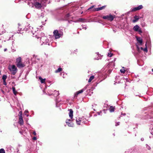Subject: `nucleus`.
<instances>
[{
    "label": "nucleus",
    "instance_id": "f03ea898",
    "mask_svg": "<svg viewBox=\"0 0 153 153\" xmlns=\"http://www.w3.org/2000/svg\"><path fill=\"white\" fill-rule=\"evenodd\" d=\"M37 38H39V37H38L37 36H36ZM40 43H42V45L43 44L47 45L48 43L49 40L47 39L46 36L40 37Z\"/></svg>",
    "mask_w": 153,
    "mask_h": 153
},
{
    "label": "nucleus",
    "instance_id": "393cba45",
    "mask_svg": "<svg viewBox=\"0 0 153 153\" xmlns=\"http://www.w3.org/2000/svg\"><path fill=\"white\" fill-rule=\"evenodd\" d=\"M62 69L61 68H59L57 69V70L55 71V73H58L59 72L61 71H62Z\"/></svg>",
    "mask_w": 153,
    "mask_h": 153
},
{
    "label": "nucleus",
    "instance_id": "6e6552de",
    "mask_svg": "<svg viewBox=\"0 0 153 153\" xmlns=\"http://www.w3.org/2000/svg\"><path fill=\"white\" fill-rule=\"evenodd\" d=\"M143 8V6L142 5H139L138 6L136 7H135L131 9V11H135L137 10H140L142 9Z\"/></svg>",
    "mask_w": 153,
    "mask_h": 153
},
{
    "label": "nucleus",
    "instance_id": "c85d7f7f",
    "mask_svg": "<svg viewBox=\"0 0 153 153\" xmlns=\"http://www.w3.org/2000/svg\"><path fill=\"white\" fill-rule=\"evenodd\" d=\"M0 153H5V151L3 149H0Z\"/></svg>",
    "mask_w": 153,
    "mask_h": 153
},
{
    "label": "nucleus",
    "instance_id": "6ab92c4d",
    "mask_svg": "<svg viewBox=\"0 0 153 153\" xmlns=\"http://www.w3.org/2000/svg\"><path fill=\"white\" fill-rule=\"evenodd\" d=\"M105 7V6H103L102 7H98L97 8H96L95 9V10H94V11H98L101 10H102L103 9H104Z\"/></svg>",
    "mask_w": 153,
    "mask_h": 153
},
{
    "label": "nucleus",
    "instance_id": "a18cd8bd",
    "mask_svg": "<svg viewBox=\"0 0 153 153\" xmlns=\"http://www.w3.org/2000/svg\"><path fill=\"white\" fill-rule=\"evenodd\" d=\"M33 134L34 135H36V133L35 131H34L33 132Z\"/></svg>",
    "mask_w": 153,
    "mask_h": 153
},
{
    "label": "nucleus",
    "instance_id": "5701e85b",
    "mask_svg": "<svg viewBox=\"0 0 153 153\" xmlns=\"http://www.w3.org/2000/svg\"><path fill=\"white\" fill-rule=\"evenodd\" d=\"M81 123H85V122L86 121V119L84 118V117H82L81 118Z\"/></svg>",
    "mask_w": 153,
    "mask_h": 153
},
{
    "label": "nucleus",
    "instance_id": "cd10ccee",
    "mask_svg": "<svg viewBox=\"0 0 153 153\" xmlns=\"http://www.w3.org/2000/svg\"><path fill=\"white\" fill-rule=\"evenodd\" d=\"M98 22L102 24L103 25H104V22H103L101 19L99 20Z\"/></svg>",
    "mask_w": 153,
    "mask_h": 153
},
{
    "label": "nucleus",
    "instance_id": "13d9d810",
    "mask_svg": "<svg viewBox=\"0 0 153 153\" xmlns=\"http://www.w3.org/2000/svg\"><path fill=\"white\" fill-rule=\"evenodd\" d=\"M29 3H28V4L29 5Z\"/></svg>",
    "mask_w": 153,
    "mask_h": 153
},
{
    "label": "nucleus",
    "instance_id": "473e14b6",
    "mask_svg": "<svg viewBox=\"0 0 153 153\" xmlns=\"http://www.w3.org/2000/svg\"><path fill=\"white\" fill-rule=\"evenodd\" d=\"M143 51L146 52H147L148 50H147V46H146V47L144 49H143Z\"/></svg>",
    "mask_w": 153,
    "mask_h": 153
},
{
    "label": "nucleus",
    "instance_id": "6e6d98bb",
    "mask_svg": "<svg viewBox=\"0 0 153 153\" xmlns=\"http://www.w3.org/2000/svg\"><path fill=\"white\" fill-rule=\"evenodd\" d=\"M152 72H153V68L152 69Z\"/></svg>",
    "mask_w": 153,
    "mask_h": 153
},
{
    "label": "nucleus",
    "instance_id": "a878e982",
    "mask_svg": "<svg viewBox=\"0 0 153 153\" xmlns=\"http://www.w3.org/2000/svg\"><path fill=\"white\" fill-rule=\"evenodd\" d=\"M123 69H120V71L121 73H125L126 70L124 69L125 68L124 67H123Z\"/></svg>",
    "mask_w": 153,
    "mask_h": 153
},
{
    "label": "nucleus",
    "instance_id": "2eb2a0df",
    "mask_svg": "<svg viewBox=\"0 0 153 153\" xmlns=\"http://www.w3.org/2000/svg\"><path fill=\"white\" fill-rule=\"evenodd\" d=\"M84 91V89H82L78 91H77L75 94V96L77 97V95L79 94L82 93Z\"/></svg>",
    "mask_w": 153,
    "mask_h": 153
},
{
    "label": "nucleus",
    "instance_id": "4c0bfd02",
    "mask_svg": "<svg viewBox=\"0 0 153 153\" xmlns=\"http://www.w3.org/2000/svg\"><path fill=\"white\" fill-rule=\"evenodd\" d=\"M120 123L119 122L116 123L115 124V126H117L120 125Z\"/></svg>",
    "mask_w": 153,
    "mask_h": 153
},
{
    "label": "nucleus",
    "instance_id": "aec40b11",
    "mask_svg": "<svg viewBox=\"0 0 153 153\" xmlns=\"http://www.w3.org/2000/svg\"><path fill=\"white\" fill-rule=\"evenodd\" d=\"M39 79L40 80L41 83H45L46 80L45 79H43L41 76H40L39 77Z\"/></svg>",
    "mask_w": 153,
    "mask_h": 153
},
{
    "label": "nucleus",
    "instance_id": "09e8293b",
    "mask_svg": "<svg viewBox=\"0 0 153 153\" xmlns=\"http://www.w3.org/2000/svg\"><path fill=\"white\" fill-rule=\"evenodd\" d=\"M70 16V14H68L67 15V17H69Z\"/></svg>",
    "mask_w": 153,
    "mask_h": 153
},
{
    "label": "nucleus",
    "instance_id": "052dcab7",
    "mask_svg": "<svg viewBox=\"0 0 153 153\" xmlns=\"http://www.w3.org/2000/svg\"><path fill=\"white\" fill-rule=\"evenodd\" d=\"M19 33H21V32H18Z\"/></svg>",
    "mask_w": 153,
    "mask_h": 153
},
{
    "label": "nucleus",
    "instance_id": "c03bdc74",
    "mask_svg": "<svg viewBox=\"0 0 153 153\" xmlns=\"http://www.w3.org/2000/svg\"><path fill=\"white\" fill-rule=\"evenodd\" d=\"M33 140H36V137H34L33 138Z\"/></svg>",
    "mask_w": 153,
    "mask_h": 153
},
{
    "label": "nucleus",
    "instance_id": "58836bf2",
    "mask_svg": "<svg viewBox=\"0 0 153 153\" xmlns=\"http://www.w3.org/2000/svg\"><path fill=\"white\" fill-rule=\"evenodd\" d=\"M82 28L86 30L87 29V27L83 25L82 26Z\"/></svg>",
    "mask_w": 153,
    "mask_h": 153
},
{
    "label": "nucleus",
    "instance_id": "5fc2aeb1",
    "mask_svg": "<svg viewBox=\"0 0 153 153\" xmlns=\"http://www.w3.org/2000/svg\"><path fill=\"white\" fill-rule=\"evenodd\" d=\"M102 112L104 113H105V110H103V111H102Z\"/></svg>",
    "mask_w": 153,
    "mask_h": 153
},
{
    "label": "nucleus",
    "instance_id": "4d7b16f0",
    "mask_svg": "<svg viewBox=\"0 0 153 153\" xmlns=\"http://www.w3.org/2000/svg\"><path fill=\"white\" fill-rule=\"evenodd\" d=\"M145 46H146H146H146V44H145Z\"/></svg>",
    "mask_w": 153,
    "mask_h": 153
},
{
    "label": "nucleus",
    "instance_id": "4be33fe9",
    "mask_svg": "<svg viewBox=\"0 0 153 153\" xmlns=\"http://www.w3.org/2000/svg\"><path fill=\"white\" fill-rule=\"evenodd\" d=\"M96 54H97V55L98 56V57L96 58H95V59H97V60H99V59H101V57H102V56H101L100 55L98 52Z\"/></svg>",
    "mask_w": 153,
    "mask_h": 153
},
{
    "label": "nucleus",
    "instance_id": "e433bc0d",
    "mask_svg": "<svg viewBox=\"0 0 153 153\" xmlns=\"http://www.w3.org/2000/svg\"><path fill=\"white\" fill-rule=\"evenodd\" d=\"M19 114H20V116H19V117H20L21 116V117H22V112L20 111L19 112Z\"/></svg>",
    "mask_w": 153,
    "mask_h": 153
},
{
    "label": "nucleus",
    "instance_id": "bf43d9fd",
    "mask_svg": "<svg viewBox=\"0 0 153 153\" xmlns=\"http://www.w3.org/2000/svg\"><path fill=\"white\" fill-rule=\"evenodd\" d=\"M20 132L21 134V131H20Z\"/></svg>",
    "mask_w": 153,
    "mask_h": 153
},
{
    "label": "nucleus",
    "instance_id": "a211bd4d",
    "mask_svg": "<svg viewBox=\"0 0 153 153\" xmlns=\"http://www.w3.org/2000/svg\"><path fill=\"white\" fill-rule=\"evenodd\" d=\"M137 39L140 45H141L143 42V40L142 38L140 37H138L137 38Z\"/></svg>",
    "mask_w": 153,
    "mask_h": 153
},
{
    "label": "nucleus",
    "instance_id": "f8f14e48",
    "mask_svg": "<svg viewBox=\"0 0 153 153\" xmlns=\"http://www.w3.org/2000/svg\"><path fill=\"white\" fill-rule=\"evenodd\" d=\"M140 17L139 16L137 15H135L134 17V19L133 20L132 22L133 23H135L137 22L139 19H140Z\"/></svg>",
    "mask_w": 153,
    "mask_h": 153
},
{
    "label": "nucleus",
    "instance_id": "de8ad7c7",
    "mask_svg": "<svg viewBox=\"0 0 153 153\" xmlns=\"http://www.w3.org/2000/svg\"><path fill=\"white\" fill-rule=\"evenodd\" d=\"M144 140V138H141V140L142 141H143Z\"/></svg>",
    "mask_w": 153,
    "mask_h": 153
},
{
    "label": "nucleus",
    "instance_id": "1a4fd4ad",
    "mask_svg": "<svg viewBox=\"0 0 153 153\" xmlns=\"http://www.w3.org/2000/svg\"><path fill=\"white\" fill-rule=\"evenodd\" d=\"M73 120V119L72 120L71 119L67 120L66 121V123L69 126L73 127L74 125L73 123L71 122Z\"/></svg>",
    "mask_w": 153,
    "mask_h": 153
},
{
    "label": "nucleus",
    "instance_id": "bb28decb",
    "mask_svg": "<svg viewBox=\"0 0 153 153\" xmlns=\"http://www.w3.org/2000/svg\"><path fill=\"white\" fill-rule=\"evenodd\" d=\"M7 78V76L5 75H4L2 76V79L3 81H5Z\"/></svg>",
    "mask_w": 153,
    "mask_h": 153
},
{
    "label": "nucleus",
    "instance_id": "2f4dec72",
    "mask_svg": "<svg viewBox=\"0 0 153 153\" xmlns=\"http://www.w3.org/2000/svg\"><path fill=\"white\" fill-rule=\"evenodd\" d=\"M28 112V110H26L25 111V115H26L28 117V114H26V113H27Z\"/></svg>",
    "mask_w": 153,
    "mask_h": 153
},
{
    "label": "nucleus",
    "instance_id": "79ce46f5",
    "mask_svg": "<svg viewBox=\"0 0 153 153\" xmlns=\"http://www.w3.org/2000/svg\"><path fill=\"white\" fill-rule=\"evenodd\" d=\"M3 84L5 85H6V81H3Z\"/></svg>",
    "mask_w": 153,
    "mask_h": 153
},
{
    "label": "nucleus",
    "instance_id": "39448f33",
    "mask_svg": "<svg viewBox=\"0 0 153 153\" xmlns=\"http://www.w3.org/2000/svg\"><path fill=\"white\" fill-rule=\"evenodd\" d=\"M53 36H55L56 39H59L60 38L62 35V33H59V31L56 30H55L53 32Z\"/></svg>",
    "mask_w": 153,
    "mask_h": 153
},
{
    "label": "nucleus",
    "instance_id": "603ef678",
    "mask_svg": "<svg viewBox=\"0 0 153 153\" xmlns=\"http://www.w3.org/2000/svg\"><path fill=\"white\" fill-rule=\"evenodd\" d=\"M140 48L141 50H143V48L142 47H141Z\"/></svg>",
    "mask_w": 153,
    "mask_h": 153
},
{
    "label": "nucleus",
    "instance_id": "412c9836",
    "mask_svg": "<svg viewBox=\"0 0 153 153\" xmlns=\"http://www.w3.org/2000/svg\"><path fill=\"white\" fill-rule=\"evenodd\" d=\"M12 89L14 94L15 95H16L17 94V92L16 91L15 87H12Z\"/></svg>",
    "mask_w": 153,
    "mask_h": 153
},
{
    "label": "nucleus",
    "instance_id": "864d4df0",
    "mask_svg": "<svg viewBox=\"0 0 153 153\" xmlns=\"http://www.w3.org/2000/svg\"><path fill=\"white\" fill-rule=\"evenodd\" d=\"M48 0H43V1H45V3L46 4V1H47Z\"/></svg>",
    "mask_w": 153,
    "mask_h": 153
},
{
    "label": "nucleus",
    "instance_id": "f257e3e1",
    "mask_svg": "<svg viewBox=\"0 0 153 153\" xmlns=\"http://www.w3.org/2000/svg\"><path fill=\"white\" fill-rule=\"evenodd\" d=\"M34 4H32V7H33L34 6L36 8L40 9L42 7L46 6V4L44 1L43 0H34Z\"/></svg>",
    "mask_w": 153,
    "mask_h": 153
},
{
    "label": "nucleus",
    "instance_id": "37998d69",
    "mask_svg": "<svg viewBox=\"0 0 153 153\" xmlns=\"http://www.w3.org/2000/svg\"><path fill=\"white\" fill-rule=\"evenodd\" d=\"M102 112V111H100V112H98L97 113L99 115H101V113Z\"/></svg>",
    "mask_w": 153,
    "mask_h": 153
},
{
    "label": "nucleus",
    "instance_id": "7ed1b4c3",
    "mask_svg": "<svg viewBox=\"0 0 153 153\" xmlns=\"http://www.w3.org/2000/svg\"><path fill=\"white\" fill-rule=\"evenodd\" d=\"M9 69L13 75H15L17 72V68L14 65H9Z\"/></svg>",
    "mask_w": 153,
    "mask_h": 153
},
{
    "label": "nucleus",
    "instance_id": "20e7f679",
    "mask_svg": "<svg viewBox=\"0 0 153 153\" xmlns=\"http://www.w3.org/2000/svg\"><path fill=\"white\" fill-rule=\"evenodd\" d=\"M16 65L18 68H22L25 66L21 62V58L19 57L16 59Z\"/></svg>",
    "mask_w": 153,
    "mask_h": 153
},
{
    "label": "nucleus",
    "instance_id": "c756f323",
    "mask_svg": "<svg viewBox=\"0 0 153 153\" xmlns=\"http://www.w3.org/2000/svg\"><path fill=\"white\" fill-rule=\"evenodd\" d=\"M24 29L25 30H28L29 29H30V27H28V26H27V27H26L25 28H24Z\"/></svg>",
    "mask_w": 153,
    "mask_h": 153
},
{
    "label": "nucleus",
    "instance_id": "4468645a",
    "mask_svg": "<svg viewBox=\"0 0 153 153\" xmlns=\"http://www.w3.org/2000/svg\"><path fill=\"white\" fill-rule=\"evenodd\" d=\"M113 55V54L111 53V51L109 50L108 52L107 53V56L108 57H111Z\"/></svg>",
    "mask_w": 153,
    "mask_h": 153
},
{
    "label": "nucleus",
    "instance_id": "423d86ee",
    "mask_svg": "<svg viewBox=\"0 0 153 153\" xmlns=\"http://www.w3.org/2000/svg\"><path fill=\"white\" fill-rule=\"evenodd\" d=\"M115 17V15H112L111 14H110L106 16V20L111 22L113 20Z\"/></svg>",
    "mask_w": 153,
    "mask_h": 153
},
{
    "label": "nucleus",
    "instance_id": "0eeeda50",
    "mask_svg": "<svg viewBox=\"0 0 153 153\" xmlns=\"http://www.w3.org/2000/svg\"><path fill=\"white\" fill-rule=\"evenodd\" d=\"M133 30L135 31L139 32L140 33H142V32L140 27L137 25H136L133 27Z\"/></svg>",
    "mask_w": 153,
    "mask_h": 153
},
{
    "label": "nucleus",
    "instance_id": "f3484780",
    "mask_svg": "<svg viewBox=\"0 0 153 153\" xmlns=\"http://www.w3.org/2000/svg\"><path fill=\"white\" fill-rule=\"evenodd\" d=\"M85 22V20L84 19L80 18L79 19L77 20L75 22Z\"/></svg>",
    "mask_w": 153,
    "mask_h": 153
},
{
    "label": "nucleus",
    "instance_id": "9d476101",
    "mask_svg": "<svg viewBox=\"0 0 153 153\" xmlns=\"http://www.w3.org/2000/svg\"><path fill=\"white\" fill-rule=\"evenodd\" d=\"M115 107V106H110V108L108 109V110L111 113H112L114 111Z\"/></svg>",
    "mask_w": 153,
    "mask_h": 153
},
{
    "label": "nucleus",
    "instance_id": "b1692460",
    "mask_svg": "<svg viewBox=\"0 0 153 153\" xmlns=\"http://www.w3.org/2000/svg\"><path fill=\"white\" fill-rule=\"evenodd\" d=\"M94 76H91L88 81V82H91V81L94 78Z\"/></svg>",
    "mask_w": 153,
    "mask_h": 153
},
{
    "label": "nucleus",
    "instance_id": "8fccbe9b",
    "mask_svg": "<svg viewBox=\"0 0 153 153\" xmlns=\"http://www.w3.org/2000/svg\"><path fill=\"white\" fill-rule=\"evenodd\" d=\"M7 50V48H5L4 49V51H6Z\"/></svg>",
    "mask_w": 153,
    "mask_h": 153
},
{
    "label": "nucleus",
    "instance_id": "f704fd0d",
    "mask_svg": "<svg viewBox=\"0 0 153 153\" xmlns=\"http://www.w3.org/2000/svg\"><path fill=\"white\" fill-rule=\"evenodd\" d=\"M136 46H137V50L138 51H139L140 50V48L139 46L138 45H137Z\"/></svg>",
    "mask_w": 153,
    "mask_h": 153
},
{
    "label": "nucleus",
    "instance_id": "9b49d317",
    "mask_svg": "<svg viewBox=\"0 0 153 153\" xmlns=\"http://www.w3.org/2000/svg\"><path fill=\"white\" fill-rule=\"evenodd\" d=\"M19 123L20 125H23L24 123L22 117H19Z\"/></svg>",
    "mask_w": 153,
    "mask_h": 153
},
{
    "label": "nucleus",
    "instance_id": "3c124183",
    "mask_svg": "<svg viewBox=\"0 0 153 153\" xmlns=\"http://www.w3.org/2000/svg\"><path fill=\"white\" fill-rule=\"evenodd\" d=\"M102 18L104 19H105V16H103V17H102Z\"/></svg>",
    "mask_w": 153,
    "mask_h": 153
},
{
    "label": "nucleus",
    "instance_id": "7c9ffc66",
    "mask_svg": "<svg viewBox=\"0 0 153 153\" xmlns=\"http://www.w3.org/2000/svg\"><path fill=\"white\" fill-rule=\"evenodd\" d=\"M146 149H147L148 150H150L151 149L150 147L147 144H146Z\"/></svg>",
    "mask_w": 153,
    "mask_h": 153
},
{
    "label": "nucleus",
    "instance_id": "49530a36",
    "mask_svg": "<svg viewBox=\"0 0 153 153\" xmlns=\"http://www.w3.org/2000/svg\"><path fill=\"white\" fill-rule=\"evenodd\" d=\"M126 114L125 113H124V114L122 113L121 114V116H125L126 115Z\"/></svg>",
    "mask_w": 153,
    "mask_h": 153
},
{
    "label": "nucleus",
    "instance_id": "ea45409f",
    "mask_svg": "<svg viewBox=\"0 0 153 153\" xmlns=\"http://www.w3.org/2000/svg\"><path fill=\"white\" fill-rule=\"evenodd\" d=\"M111 71L112 70H109L108 71V73L109 74H110L111 72Z\"/></svg>",
    "mask_w": 153,
    "mask_h": 153
},
{
    "label": "nucleus",
    "instance_id": "a19ab883",
    "mask_svg": "<svg viewBox=\"0 0 153 153\" xmlns=\"http://www.w3.org/2000/svg\"><path fill=\"white\" fill-rule=\"evenodd\" d=\"M94 7V6H91L90 7H89V8H88V10H89L91 9H92V8H93Z\"/></svg>",
    "mask_w": 153,
    "mask_h": 153
},
{
    "label": "nucleus",
    "instance_id": "dca6fc26",
    "mask_svg": "<svg viewBox=\"0 0 153 153\" xmlns=\"http://www.w3.org/2000/svg\"><path fill=\"white\" fill-rule=\"evenodd\" d=\"M76 124L78 125H80V123H81V118H79L78 119H76Z\"/></svg>",
    "mask_w": 153,
    "mask_h": 153
},
{
    "label": "nucleus",
    "instance_id": "c9c22d12",
    "mask_svg": "<svg viewBox=\"0 0 153 153\" xmlns=\"http://www.w3.org/2000/svg\"><path fill=\"white\" fill-rule=\"evenodd\" d=\"M40 35L41 36V37H42V36H45L44 33H41Z\"/></svg>",
    "mask_w": 153,
    "mask_h": 153
},
{
    "label": "nucleus",
    "instance_id": "ddd939ff",
    "mask_svg": "<svg viewBox=\"0 0 153 153\" xmlns=\"http://www.w3.org/2000/svg\"><path fill=\"white\" fill-rule=\"evenodd\" d=\"M69 117L71 118V119L72 120L73 117V111L72 109H70L69 110Z\"/></svg>",
    "mask_w": 153,
    "mask_h": 153
},
{
    "label": "nucleus",
    "instance_id": "72a5a7b5",
    "mask_svg": "<svg viewBox=\"0 0 153 153\" xmlns=\"http://www.w3.org/2000/svg\"><path fill=\"white\" fill-rule=\"evenodd\" d=\"M55 91H56V94H53V95H55H55H58L59 94L58 91H56V90H55Z\"/></svg>",
    "mask_w": 153,
    "mask_h": 153
}]
</instances>
